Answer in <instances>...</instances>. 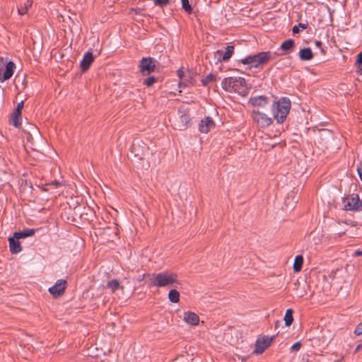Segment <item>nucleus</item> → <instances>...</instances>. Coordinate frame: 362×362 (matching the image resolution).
Returning <instances> with one entry per match:
<instances>
[{"label": "nucleus", "instance_id": "1", "mask_svg": "<svg viewBox=\"0 0 362 362\" xmlns=\"http://www.w3.org/2000/svg\"><path fill=\"white\" fill-rule=\"evenodd\" d=\"M221 87L226 91L236 93L242 96L248 94L245 79L242 77L225 78L221 82Z\"/></svg>", "mask_w": 362, "mask_h": 362}, {"label": "nucleus", "instance_id": "2", "mask_svg": "<svg viewBox=\"0 0 362 362\" xmlns=\"http://www.w3.org/2000/svg\"><path fill=\"white\" fill-rule=\"evenodd\" d=\"M291 101L288 98H281L278 101L274 102L272 111L277 123H283L287 117L291 110Z\"/></svg>", "mask_w": 362, "mask_h": 362}, {"label": "nucleus", "instance_id": "3", "mask_svg": "<svg viewBox=\"0 0 362 362\" xmlns=\"http://www.w3.org/2000/svg\"><path fill=\"white\" fill-rule=\"evenodd\" d=\"M177 282V276L173 272H163L153 274L150 285L156 287L173 286Z\"/></svg>", "mask_w": 362, "mask_h": 362}, {"label": "nucleus", "instance_id": "4", "mask_svg": "<svg viewBox=\"0 0 362 362\" xmlns=\"http://www.w3.org/2000/svg\"><path fill=\"white\" fill-rule=\"evenodd\" d=\"M271 57V52H262L254 55L247 56L240 59V62L243 64H250L252 66L257 68L267 62Z\"/></svg>", "mask_w": 362, "mask_h": 362}, {"label": "nucleus", "instance_id": "5", "mask_svg": "<svg viewBox=\"0 0 362 362\" xmlns=\"http://www.w3.org/2000/svg\"><path fill=\"white\" fill-rule=\"evenodd\" d=\"M251 117L254 123L260 128H267L272 123V119L270 117L259 110H253L251 112Z\"/></svg>", "mask_w": 362, "mask_h": 362}, {"label": "nucleus", "instance_id": "6", "mask_svg": "<svg viewBox=\"0 0 362 362\" xmlns=\"http://www.w3.org/2000/svg\"><path fill=\"white\" fill-rule=\"evenodd\" d=\"M139 67L143 74H150L156 68V61L151 57L143 58L140 62Z\"/></svg>", "mask_w": 362, "mask_h": 362}, {"label": "nucleus", "instance_id": "7", "mask_svg": "<svg viewBox=\"0 0 362 362\" xmlns=\"http://www.w3.org/2000/svg\"><path fill=\"white\" fill-rule=\"evenodd\" d=\"M344 207L347 211H355L359 209L362 205V203L357 194H353L351 197H348L346 200H344Z\"/></svg>", "mask_w": 362, "mask_h": 362}, {"label": "nucleus", "instance_id": "8", "mask_svg": "<svg viewBox=\"0 0 362 362\" xmlns=\"http://www.w3.org/2000/svg\"><path fill=\"white\" fill-rule=\"evenodd\" d=\"M272 340L273 337L266 336L259 337L256 341L255 349L253 352L257 354L262 353L268 346H269Z\"/></svg>", "mask_w": 362, "mask_h": 362}, {"label": "nucleus", "instance_id": "9", "mask_svg": "<svg viewBox=\"0 0 362 362\" xmlns=\"http://www.w3.org/2000/svg\"><path fill=\"white\" fill-rule=\"evenodd\" d=\"M66 281L64 279H59L49 288V292L54 296L58 297L62 295L66 289Z\"/></svg>", "mask_w": 362, "mask_h": 362}, {"label": "nucleus", "instance_id": "10", "mask_svg": "<svg viewBox=\"0 0 362 362\" xmlns=\"http://www.w3.org/2000/svg\"><path fill=\"white\" fill-rule=\"evenodd\" d=\"M16 69V64L12 61L7 62L4 70L0 69V81H7L11 78Z\"/></svg>", "mask_w": 362, "mask_h": 362}, {"label": "nucleus", "instance_id": "11", "mask_svg": "<svg viewBox=\"0 0 362 362\" xmlns=\"http://www.w3.org/2000/svg\"><path fill=\"white\" fill-rule=\"evenodd\" d=\"M215 127V123L211 117H205L199 124V130L201 133L207 134Z\"/></svg>", "mask_w": 362, "mask_h": 362}, {"label": "nucleus", "instance_id": "12", "mask_svg": "<svg viewBox=\"0 0 362 362\" xmlns=\"http://www.w3.org/2000/svg\"><path fill=\"white\" fill-rule=\"evenodd\" d=\"M234 52V47L232 45L227 46L225 52L223 54V51L217 50L215 53V57L217 58V62H221L226 61L231 57Z\"/></svg>", "mask_w": 362, "mask_h": 362}, {"label": "nucleus", "instance_id": "13", "mask_svg": "<svg viewBox=\"0 0 362 362\" xmlns=\"http://www.w3.org/2000/svg\"><path fill=\"white\" fill-rule=\"evenodd\" d=\"M268 103V98L264 95L252 97L248 100V104L252 107H263Z\"/></svg>", "mask_w": 362, "mask_h": 362}, {"label": "nucleus", "instance_id": "14", "mask_svg": "<svg viewBox=\"0 0 362 362\" xmlns=\"http://www.w3.org/2000/svg\"><path fill=\"white\" fill-rule=\"evenodd\" d=\"M178 113L180 117V122L179 124H177V127L180 130L185 129L186 128H187L190 123L191 119L189 115L182 111L181 110H179Z\"/></svg>", "mask_w": 362, "mask_h": 362}, {"label": "nucleus", "instance_id": "15", "mask_svg": "<svg viewBox=\"0 0 362 362\" xmlns=\"http://www.w3.org/2000/svg\"><path fill=\"white\" fill-rule=\"evenodd\" d=\"M8 242L10 251L12 254H18L21 252L22 247L19 242V239L16 238L14 234L13 237L8 239Z\"/></svg>", "mask_w": 362, "mask_h": 362}, {"label": "nucleus", "instance_id": "16", "mask_svg": "<svg viewBox=\"0 0 362 362\" xmlns=\"http://www.w3.org/2000/svg\"><path fill=\"white\" fill-rule=\"evenodd\" d=\"M184 321L190 325H197L199 322V316L193 312L187 311L184 313Z\"/></svg>", "mask_w": 362, "mask_h": 362}, {"label": "nucleus", "instance_id": "17", "mask_svg": "<svg viewBox=\"0 0 362 362\" xmlns=\"http://www.w3.org/2000/svg\"><path fill=\"white\" fill-rule=\"evenodd\" d=\"M93 62V56L92 52H87L84 54V56L80 63V67H81V71H86V70H88L90 65L92 64Z\"/></svg>", "mask_w": 362, "mask_h": 362}, {"label": "nucleus", "instance_id": "18", "mask_svg": "<svg viewBox=\"0 0 362 362\" xmlns=\"http://www.w3.org/2000/svg\"><path fill=\"white\" fill-rule=\"evenodd\" d=\"M313 57V52L309 47L301 49L299 52V58L303 61L310 60Z\"/></svg>", "mask_w": 362, "mask_h": 362}, {"label": "nucleus", "instance_id": "19", "mask_svg": "<svg viewBox=\"0 0 362 362\" xmlns=\"http://www.w3.org/2000/svg\"><path fill=\"white\" fill-rule=\"evenodd\" d=\"M35 229L27 228V229H24L21 231L16 232V233H14V235H16V238L21 239V238H25L32 236L35 234Z\"/></svg>", "mask_w": 362, "mask_h": 362}, {"label": "nucleus", "instance_id": "20", "mask_svg": "<svg viewBox=\"0 0 362 362\" xmlns=\"http://www.w3.org/2000/svg\"><path fill=\"white\" fill-rule=\"evenodd\" d=\"M168 298L173 303H178L180 300V293L175 289H172L168 293Z\"/></svg>", "mask_w": 362, "mask_h": 362}, {"label": "nucleus", "instance_id": "21", "mask_svg": "<svg viewBox=\"0 0 362 362\" xmlns=\"http://www.w3.org/2000/svg\"><path fill=\"white\" fill-rule=\"evenodd\" d=\"M303 262V256L297 255L294 259L293 266L294 272H299L301 269Z\"/></svg>", "mask_w": 362, "mask_h": 362}, {"label": "nucleus", "instance_id": "22", "mask_svg": "<svg viewBox=\"0 0 362 362\" xmlns=\"http://www.w3.org/2000/svg\"><path fill=\"white\" fill-rule=\"evenodd\" d=\"M294 40L292 39H288L283 42L281 45V49L283 51L288 52L290 51L293 47L294 46Z\"/></svg>", "mask_w": 362, "mask_h": 362}, {"label": "nucleus", "instance_id": "23", "mask_svg": "<svg viewBox=\"0 0 362 362\" xmlns=\"http://www.w3.org/2000/svg\"><path fill=\"white\" fill-rule=\"evenodd\" d=\"M32 4H33V1L31 0H27L23 6H22L21 8H18V15L20 16H23L24 14H25L28 11V10L32 6Z\"/></svg>", "mask_w": 362, "mask_h": 362}, {"label": "nucleus", "instance_id": "24", "mask_svg": "<svg viewBox=\"0 0 362 362\" xmlns=\"http://www.w3.org/2000/svg\"><path fill=\"white\" fill-rule=\"evenodd\" d=\"M293 320V310L289 308L286 310V314L284 315V321L286 326L289 327L292 324Z\"/></svg>", "mask_w": 362, "mask_h": 362}, {"label": "nucleus", "instance_id": "25", "mask_svg": "<svg viewBox=\"0 0 362 362\" xmlns=\"http://www.w3.org/2000/svg\"><path fill=\"white\" fill-rule=\"evenodd\" d=\"M107 286L112 291V292H115L119 288V283L117 279H112L107 282Z\"/></svg>", "mask_w": 362, "mask_h": 362}, {"label": "nucleus", "instance_id": "26", "mask_svg": "<svg viewBox=\"0 0 362 362\" xmlns=\"http://www.w3.org/2000/svg\"><path fill=\"white\" fill-rule=\"evenodd\" d=\"M12 123L14 127H18L21 124V115L13 112L12 115Z\"/></svg>", "mask_w": 362, "mask_h": 362}, {"label": "nucleus", "instance_id": "27", "mask_svg": "<svg viewBox=\"0 0 362 362\" xmlns=\"http://www.w3.org/2000/svg\"><path fill=\"white\" fill-rule=\"evenodd\" d=\"M182 7L187 13H192V8L189 4V0H182Z\"/></svg>", "mask_w": 362, "mask_h": 362}, {"label": "nucleus", "instance_id": "28", "mask_svg": "<svg viewBox=\"0 0 362 362\" xmlns=\"http://www.w3.org/2000/svg\"><path fill=\"white\" fill-rule=\"evenodd\" d=\"M307 27H308L307 24L300 23H298V25H294L293 27L292 32H293V33L296 34L300 32V28H302L303 30H305L307 28Z\"/></svg>", "mask_w": 362, "mask_h": 362}, {"label": "nucleus", "instance_id": "29", "mask_svg": "<svg viewBox=\"0 0 362 362\" xmlns=\"http://www.w3.org/2000/svg\"><path fill=\"white\" fill-rule=\"evenodd\" d=\"M215 79H216V76L212 74H209V75H207L206 76L205 78H204L202 81V82L204 86H206L209 82H211V81H214Z\"/></svg>", "mask_w": 362, "mask_h": 362}, {"label": "nucleus", "instance_id": "30", "mask_svg": "<svg viewBox=\"0 0 362 362\" xmlns=\"http://www.w3.org/2000/svg\"><path fill=\"white\" fill-rule=\"evenodd\" d=\"M155 5L160 7H164L169 4L170 0H153Z\"/></svg>", "mask_w": 362, "mask_h": 362}, {"label": "nucleus", "instance_id": "31", "mask_svg": "<svg viewBox=\"0 0 362 362\" xmlns=\"http://www.w3.org/2000/svg\"><path fill=\"white\" fill-rule=\"evenodd\" d=\"M155 81H156V78L154 76H149L144 80V83L147 87H150L154 83Z\"/></svg>", "mask_w": 362, "mask_h": 362}, {"label": "nucleus", "instance_id": "32", "mask_svg": "<svg viewBox=\"0 0 362 362\" xmlns=\"http://www.w3.org/2000/svg\"><path fill=\"white\" fill-rule=\"evenodd\" d=\"M23 107V102L21 101L20 103H18L17 106H16V108L14 111V113H17V114H19V115H21V110Z\"/></svg>", "mask_w": 362, "mask_h": 362}, {"label": "nucleus", "instance_id": "33", "mask_svg": "<svg viewBox=\"0 0 362 362\" xmlns=\"http://www.w3.org/2000/svg\"><path fill=\"white\" fill-rule=\"evenodd\" d=\"M354 334L356 335V336H359L361 334H362V322L359 323L355 330H354Z\"/></svg>", "mask_w": 362, "mask_h": 362}, {"label": "nucleus", "instance_id": "34", "mask_svg": "<svg viewBox=\"0 0 362 362\" xmlns=\"http://www.w3.org/2000/svg\"><path fill=\"white\" fill-rule=\"evenodd\" d=\"M300 346L301 344L300 341L296 342L291 346V350L293 351H297L300 349Z\"/></svg>", "mask_w": 362, "mask_h": 362}, {"label": "nucleus", "instance_id": "35", "mask_svg": "<svg viewBox=\"0 0 362 362\" xmlns=\"http://www.w3.org/2000/svg\"><path fill=\"white\" fill-rule=\"evenodd\" d=\"M357 64L362 63V51L358 54L356 61Z\"/></svg>", "mask_w": 362, "mask_h": 362}, {"label": "nucleus", "instance_id": "36", "mask_svg": "<svg viewBox=\"0 0 362 362\" xmlns=\"http://www.w3.org/2000/svg\"><path fill=\"white\" fill-rule=\"evenodd\" d=\"M356 66L358 69V73L361 74L362 73V63L361 64H357V62L355 63Z\"/></svg>", "mask_w": 362, "mask_h": 362}, {"label": "nucleus", "instance_id": "37", "mask_svg": "<svg viewBox=\"0 0 362 362\" xmlns=\"http://www.w3.org/2000/svg\"><path fill=\"white\" fill-rule=\"evenodd\" d=\"M357 172H358V176L360 177V180L362 182V168L361 167H358L357 168Z\"/></svg>", "mask_w": 362, "mask_h": 362}, {"label": "nucleus", "instance_id": "38", "mask_svg": "<svg viewBox=\"0 0 362 362\" xmlns=\"http://www.w3.org/2000/svg\"><path fill=\"white\" fill-rule=\"evenodd\" d=\"M51 185L55 186L56 187H58L59 186L62 185V183L59 181H54L51 182Z\"/></svg>", "mask_w": 362, "mask_h": 362}, {"label": "nucleus", "instance_id": "39", "mask_svg": "<svg viewBox=\"0 0 362 362\" xmlns=\"http://www.w3.org/2000/svg\"><path fill=\"white\" fill-rule=\"evenodd\" d=\"M354 256H362V250H356L354 253Z\"/></svg>", "mask_w": 362, "mask_h": 362}, {"label": "nucleus", "instance_id": "40", "mask_svg": "<svg viewBox=\"0 0 362 362\" xmlns=\"http://www.w3.org/2000/svg\"><path fill=\"white\" fill-rule=\"evenodd\" d=\"M177 76H179V78H182V76H184V72H183V71H182V70H181V69H179V70L177 71Z\"/></svg>", "mask_w": 362, "mask_h": 362}, {"label": "nucleus", "instance_id": "41", "mask_svg": "<svg viewBox=\"0 0 362 362\" xmlns=\"http://www.w3.org/2000/svg\"><path fill=\"white\" fill-rule=\"evenodd\" d=\"M361 347H362V344H360L357 345L354 350V352L355 353L358 352L361 349Z\"/></svg>", "mask_w": 362, "mask_h": 362}, {"label": "nucleus", "instance_id": "42", "mask_svg": "<svg viewBox=\"0 0 362 362\" xmlns=\"http://www.w3.org/2000/svg\"><path fill=\"white\" fill-rule=\"evenodd\" d=\"M315 45H316V46H317V47H321V45H322V42H320V41H317V42H315Z\"/></svg>", "mask_w": 362, "mask_h": 362}, {"label": "nucleus", "instance_id": "43", "mask_svg": "<svg viewBox=\"0 0 362 362\" xmlns=\"http://www.w3.org/2000/svg\"><path fill=\"white\" fill-rule=\"evenodd\" d=\"M281 325V322L280 321H276V327H279V325Z\"/></svg>", "mask_w": 362, "mask_h": 362}, {"label": "nucleus", "instance_id": "44", "mask_svg": "<svg viewBox=\"0 0 362 362\" xmlns=\"http://www.w3.org/2000/svg\"><path fill=\"white\" fill-rule=\"evenodd\" d=\"M135 146H136V144H135V143H134V144H133V145H132V148H133V151L134 150V148H135Z\"/></svg>", "mask_w": 362, "mask_h": 362}, {"label": "nucleus", "instance_id": "45", "mask_svg": "<svg viewBox=\"0 0 362 362\" xmlns=\"http://www.w3.org/2000/svg\"><path fill=\"white\" fill-rule=\"evenodd\" d=\"M144 275L143 276H141V277H139V279H140V280L143 279H144Z\"/></svg>", "mask_w": 362, "mask_h": 362}, {"label": "nucleus", "instance_id": "46", "mask_svg": "<svg viewBox=\"0 0 362 362\" xmlns=\"http://www.w3.org/2000/svg\"><path fill=\"white\" fill-rule=\"evenodd\" d=\"M144 275L143 276H141V277H139V279H140V280L143 279H144Z\"/></svg>", "mask_w": 362, "mask_h": 362}]
</instances>
